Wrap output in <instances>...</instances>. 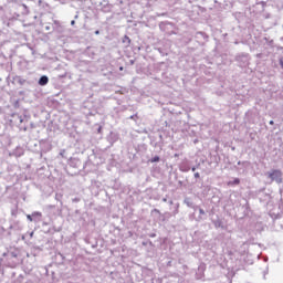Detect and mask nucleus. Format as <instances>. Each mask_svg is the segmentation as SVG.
Masks as SVG:
<instances>
[{
  "label": "nucleus",
  "mask_w": 283,
  "mask_h": 283,
  "mask_svg": "<svg viewBox=\"0 0 283 283\" xmlns=\"http://www.w3.org/2000/svg\"><path fill=\"white\" fill-rule=\"evenodd\" d=\"M269 178L276 180V182H282V170H272L269 172Z\"/></svg>",
  "instance_id": "obj_1"
},
{
  "label": "nucleus",
  "mask_w": 283,
  "mask_h": 283,
  "mask_svg": "<svg viewBox=\"0 0 283 283\" xmlns=\"http://www.w3.org/2000/svg\"><path fill=\"white\" fill-rule=\"evenodd\" d=\"M50 82V78H48V76H41L39 80V85H48V83Z\"/></svg>",
  "instance_id": "obj_2"
},
{
  "label": "nucleus",
  "mask_w": 283,
  "mask_h": 283,
  "mask_svg": "<svg viewBox=\"0 0 283 283\" xmlns=\"http://www.w3.org/2000/svg\"><path fill=\"white\" fill-rule=\"evenodd\" d=\"M123 43H126L127 45L132 44V39H129L127 35L123 38Z\"/></svg>",
  "instance_id": "obj_3"
},
{
  "label": "nucleus",
  "mask_w": 283,
  "mask_h": 283,
  "mask_svg": "<svg viewBox=\"0 0 283 283\" xmlns=\"http://www.w3.org/2000/svg\"><path fill=\"white\" fill-rule=\"evenodd\" d=\"M150 163H160V157L155 156L153 159H150Z\"/></svg>",
  "instance_id": "obj_4"
},
{
  "label": "nucleus",
  "mask_w": 283,
  "mask_h": 283,
  "mask_svg": "<svg viewBox=\"0 0 283 283\" xmlns=\"http://www.w3.org/2000/svg\"><path fill=\"white\" fill-rule=\"evenodd\" d=\"M228 185H240V179L235 178L233 181H230Z\"/></svg>",
  "instance_id": "obj_5"
},
{
  "label": "nucleus",
  "mask_w": 283,
  "mask_h": 283,
  "mask_svg": "<svg viewBox=\"0 0 283 283\" xmlns=\"http://www.w3.org/2000/svg\"><path fill=\"white\" fill-rule=\"evenodd\" d=\"M195 178H200V172H196Z\"/></svg>",
  "instance_id": "obj_6"
},
{
  "label": "nucleus",
  "mask_w": 283,
  "mask_h": 283,
  "mask_svg": "<svg viewBox=\"0 0 283 283\" xmlns=\"http://www.w3.org/2000/svg\"><path fill=\"white\" fill-rule=\"evenodd\" d=\"M28 220H30V222H32V217L30 214H28Z\"/></svg>",
  "instance_id": "obj_7"
},
{
  "label": "nucleus",
  "mask_w": 283,
  "mask_h": 283,
  "mask_svg": "<svg viewBox=\"0 0 283 283\" xmlns=\"http://www.w3.org/2000/svg\"><path fill=\"white\" fill-rule=\"evenodd\" d=\"M154 211H155V213H160V210H158V209H155Z\"/></svg>",
  "instance_id": "obj_8"
},
{
  "label": "nucleus",
  "mask_w": 283,
  "mask_h": 283,
  "mask_svg": "<svg viewBox=\"0 0 283 283\" xmlns=\"http://www.w3.org/2000/svg\"><path fill=\"white\" fill-rule=\"evenodd\" d=\"M95 34H101V31H98V30H97V31H95Z\"/></svg>",
  "instance_id": "obj_9"
},
{
  "label": "nucleus",
  "mask_w": 283,
  "mask_h": 283,
  "mask_svg": "<svg viewBox=\"0 0 283 283\" xmlns=\"http://www.w3.org/2000/svg\"><path fill=\"white\" fill-rule=\"evenodd\" d=\"M123 70H125L123 66L119 67V71L123 72Z\"/></svg>",
  "instance_id": "obj_10"
},
{
  "label": "nucleus",
  "mask_w": 283,
  "mask_h": 283,
  "mask_svg": "<svg viewBox=\"0 0 283 283\" xmlns=\"http://www.w3.org/2000/svg\"><path fill=\"white\" fill-rule=\"evenodd\" d=\"M275 123L273 120H270V125H274Z\"/></svg>",
  "instance_id": "obj_11"
},
{
  "label": "nucleus",
  "mask_w": 283,
  "mask_h": 283,
  "mask_svg": "<svg viewBox=\"0 0 283 283\" xmlns=\"http://www.w3.org/2000/svg\"><path fill=\"white\" fill-rule=\"evenodd\" d=\"M74 23H75V21L73 20V21L71 22V25H74Z\"/></svg>",
  "instance_id": "obj_12"
},
{
  "label": "nucleus",
  "mask_w": 283,
  "mask_h": 283,
  "mask_svg": "<svg viewBox=\"0 0 283 283\" xmlns=\"http://www.w3.org/2000/svg\"><path fill=\"white\" fill-rule=\"evenodd\" d=\"M200 213H205V211L200 210Z\"/></svg>",
  "instance_id": "obj_13"
}]
</instances>
